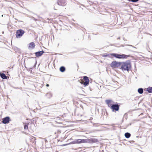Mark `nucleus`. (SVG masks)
I'll use <instances>...</instances> for the list:
<instances>
[{"instance_id": "nucleus-1", "label": "nucleus", "mask_w": 152, "mask_h": 152, "mask_svg": "<svg viewBox=\"0 0 152 152\" xmlns=\"http://www.w3.org/2000/svg\"><path fill=\"white\" fill-rule=\"evenodd\" d=\"M121 69L123 71H128L131 67V64L130 63L127 62L121 63Z\"/></svg>"}, {"instance_id": "nucleus-2", "label": "nucleus", "mask_w": 152, "mask_h": 152, "mask_svg": "<svg viewBox=\"0 0 152 152\" xmlns=\"http://www.w3.org/2000/svg\"><path fill=\"white\" fill-rule=\"evenodd\" d=\"M112 56L115 57V58L119 59L126 58L130 56L129 55H127L124 54H119L117 53L111 54Z\"/></svg>"}, {"instance_id": "nucleus-3", "label": "nucleus", "mask_w": 152, "mask_h": 152, "mask_svg": "<svg viewBox=\"0 0 152 152\" xmlns=\"http://www.w3.org/2000/svg\"><path fill=\"white\" fill-rule=\"evenodd\" d=\"M65 121L63 116H60V117H58L55 119V122L58 124H62Z\"/></svg>"}, {"instance_id": "nucleus-4", "label": "nucleus", "mask_w": 152, "mask_h": 152, "mask_svg": "<svg viewBox=\"0 0 152 152\" xmlns=\"http://www.w3.org/2000/svg\"><path fill=\"white\" fill-rule=\"evenodd\" d=\"M25 33L24 31L22 29H19L16 31V37L17 38L21 37Z\"/></svg>"}, {"instance_id": "nucleus-5", "label": "nucleus", "mask_w": 152, "mask_h": 152, "mask_svg": "<svg viewBox=\"0 0 152 152\" xmlns=\"http://www.w3.org/2000/svg\"><path fill=\"white\" fill-rule=\"evenodd\" d=\"M83 79L84 81H85L84 82L82 80H81V82L80 83L81 84H83V85L85 86H87L89 83V80L88 77L86 76H84L83 77Z\"/></svg>"}, {"instance_id": "nucleus-6", "label": "nucleus", "mask_w": 152, "mask_h": 152, "mask_svg": "<svg viewBox=\"0 0 152 152\" xmlns=\"http://www.w3.org/2000/svg\"><path fill=\"white\" fill-rule=\"evenodd\" d=\"M121 62H118L116 61H114L110 64V66L113 68H117L121 65Z\"/></svg>"}, {"instance_id": "nucleus-7", "label": "nucleus", "mask_w": 152, "mask_h": 152, "mask_svg": "<svg viewBox=\"0 0 152 152\" xmlns=\"http://www.w3.org/2000/svg\"><path fill=\"white\" fill-rule=\"evenodd\" d=\"M89 139H77L75 142V143L80 144L82 143H86L88 142Z\"/></svg>"}, {"instance_id": "nucleus-8", "label": "nucleus", "mask_w": 152, "mask_h": 152, "mask_svg": "<svg viewBox=\"0 0 152 152\" xmlns=\"http://www.w3.org/2000/svg\"><path fill=\"white\" fill-rule=\"evenodd\" d=\"M110 108L113 111H118L119 110V106L118 104H113Z\"/></svg>"}, {"instance_id": "nucleus-9", "label": "nucleus", "mask_w": 152, "mask_h": 152, "mask_svg": "<svg viewBox=\"0 0 152 152\" xmlns=\"http://www.w3.org/2000/svg\"><path fill=\"white\" fill-rule=\"evenodd\" d=\"M58 4L60 6H64L66 5V1L65 0H59L58 1Z\"/></svg>"}, {"instance_id": "nucleus-10", "label": "nucleus", "mask_w": 152, "mask_h": 152, "mask_svg": "<svg viewBox=\"0 0 152 152\" xmlns=\"http://www.w3.org/2000/svg\"><path fill=\"white\" fill-rule=\"evenodd\" d=\"M105 102L108 107H110V108L111 107V106L114 103L113 100L110 99L106 100Z\"/></svg>"}, {"instance_id": "nucleus-11", "label": "nucleus", "mask_w": 152, "mask_h": 152, "mask_svg": "<svg viewBox=\"0 0 152 152\" xmlns=\"http://www.w3.org/2000/svg\"><path fill=\"white\" fill-rule=\"evenodd\" d=\"M44 53V52L43 50L40 51L36 52L35 53V54L36 57L37 58H39Z\"/></svg>"}, {"instance_id": "nucleus-12", "label": "nucleus", "mask_w": 152, "mask_h": 152, "mask_svg": "<svg viewBox=\"0 0 152 152\" xmlns=\"http://www.w3.org/2000/svg\"><path fill=\"white\" fill-rule=\"evenodd\" d=\"M10 121V118L8 117H7L3 119L2 122L4 124H6L9 123Z\"/></svg>"}, {"instance_id": "nucleus-13", "label": "nucleus", "mask_w": 152, "mask_h": 152, "mask_svg": "<svg viewBox=\"0 0 152 152\" xmlns=\"http://www.w3.org/2000/svg\"><path fill=\"white\" fill-rule=\"evenodd\" d=\"M35 47V44L34 42H31L28 45V48L29 49H33Z\"/></svg>"}, {"instance_id": "nucleus-14", "label": "nucleus", "mask_w": 152, "mask_h": 152, "mask_svg": "<svg viewBox=\"0 0 152 152\" xmlns=\"http://www.w3.org/2000/svg\"><path fill=\"white\" fill-rule=\"evenodd\" d=\"M146 90L149 93H152V87H149Z\"/></svg>"}, {"instance_id": "nucleus-15", "label": "nucleus", "mask_w": 152, "mask_h": 152, "mask_svg": "<svg viewBox=\"0 0 152 152\" xmlns=\"http://www.w3.org/2000/svg\"><path fill=\"white\" fill-rule=\"evenodd\" d=\"M1 77L3 79H7V76L4 73H1Z\"/></svg>"}, {"instance_id": "nucleus-16", "label": "nucleus", "mask_w": 152, "mask_h": 152, "mask_svg": "<svg viewBox=\"0 0 152 152\" xmlns=\"http://www.w3.org/2000/svg\"><path fill=\"white\" fill-rule=\"evenodd\" d=\"M60 70L61 72H63L65 70V68L64 66H61L60 68Z\"/></svg>"}, {"instance_id": "nucleus-17", "label": "nucleus", "mask_w": 152, "mask_h": 152, "mask_svg": "<svg viewBox=\"0 0 152 152\" xmlns=\"http://www.w3.org/2000/svg\"><path fill=\"white\" fill-rule=\"evenodd\" d=\"M125 136L126 138H129L131 136L130 134L128 132L125 133Z\"/></svg>"}, {"instance_id": "nucleus-18", "label": "nucleus", "mask_w": 152, "mask_h": 152, "mask_svg": "<svg viewBox=\"0 0 152 152\" xmlns=\"http://www.w3.org/2000/svg\"><path fill=\"white\" fill-rule=\"evenodd\" d=\"M90 140V141L93 142H97L98 141V139H91L89 140V139L88 141Z\"/></svg>"}, {"instance_id": "nucleus-19", "label": "nucleus", "mask_w": 152, "mask_h": 152, "mask_svg": "<svg viewBox=\"0 0 152 152\" xmlns=\"http://www.w3.org/2000/svg\"><path fill=\"white\" fill-rule=\"evenodd\" d=\"M138 92L140 94H142L143 92V89L142 88H139L138 90Z\"/></svg>"}, {"instance_id": "nucleus-20", "label": "nucleus", "mask_w": 152, "mask_h": 152, "mask_svg": "<svg viewBox=\"0 0 152 152\" xmlns=\"http://www.w3.org/2000/svg\"><path fill=\"white\" fill-rule=\"evenodd\" d=\"M28 124H25V125L24 126V129L26 130L27 129H28Z\"/></svg>"}, {"instance_id": "nucleus-21", "label": "nucleus", "mask_w": 152, "mask_h": 152, "mask_svg": "<svg viewBox=\"0 0 152 152\" xmlns=\"http://www.w3.org/2000/svg\"><path fill=\"white\" fill-rule=\"evenodd\" d=\"M108 54H102V57H107V56H108Z\"/></svg>"}, {"instance_id": "nucleus-22", "label": "nucleus", "mask_w": 152, "mask_h": 152, "mask_svg": "<svg viewBox=\"0 0 152 152\" xmlns=\"http://www.w3.org/2000/svg\"><path fill=\"white\" fill-rule=\"evenodd\" d=\"M139 0H131V1L133 2H136L138 1Z\"/></svg>"}, {"instance_id": "nucleus-23", "label": "nucleus", "mask_w": 152, "mask_h": 152, "mask_svg": "<svg viewBox=\"0 0 152 152\" xmlns=\"http://www.w3.org/2000/svg\"><path fill=\"white\" fill-rule=\"evenodd\" d=\"M49 85L48 84H47L46 85V86L47 87H48L49 86Z\"/></svg>"}]
</instances>
